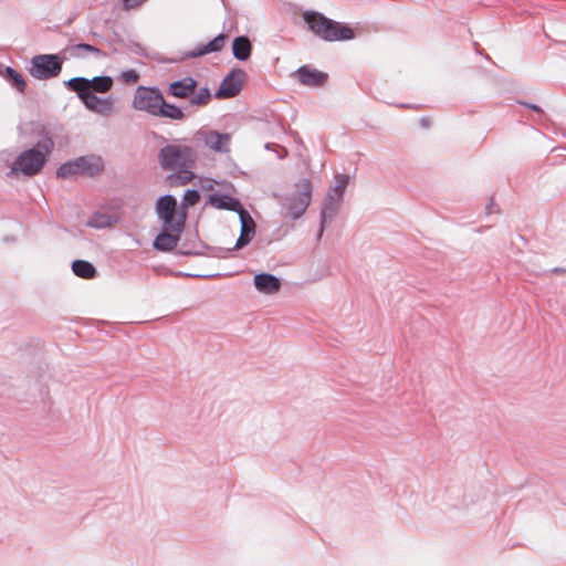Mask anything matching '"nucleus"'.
Masks as SVG:
<instances>
[{
    "label": "nucleus",
    "mask_w": 566,
    "mask_h": 566,
    "mask_svg": "<svg viewBox=\"0 0 566 566\" xmlns=\"http://www.w3.org/2000/svg\"><path fill=\"white\" fill-rule=\"evenodd\" d=\"M157 158L163 170L171 171L167 176L169 186H185L195 179L198 155L193 147L186 144H166L159 149Z\"/></svg>",
    "instance_id": "obj_1"
},
{
    "label": "nucleus",
    "mask_w": 566,
    "mask_h": 566,
    "mask_svg": "<svg viewBox=\"0 0 566 566\" xmlns=\"http://www.w3.org/2000/svg\"><path fill=\"white\" fill-rule=\"evenodd\" d=\"M39 140L29 149L23 150L14 159L8 176L33 177L40 174L54 149L55 133L53 128L40 126L36 129Z\"/></svg>",
    "instance_id": "obj_2"
},
{
    "label": "nucleus",
    "mask_w": 566,
    "mask_h": 566,
    "mask_svg": "<svg viewBox=\"0 0 566 566\" xmlns=\"http://www.w3.org/2000/svg\"><path fill=\"white\" fill-rule=\"evenodd\" d=\"M303 20L308 30L323 41H348L355 38V32L350 27L329 19L321 12L306 10L303 13Z\"/></svg>",
    "instance_id": "obj_3"
},
{
    "label": "nucleus",
    "mask_w": 566,
    "mask_h": 566,
    "mask_svg": "<svg viewBox=\"0 0 566 566\" xmlns=\"http://www.w3.org/2000/svg\"><path fill=\"white\" fill-rule=\"evenodd\" d=\"M167 94L178 99H188L189 107L207 106L212 97L210 88L208 86L199 87L198 81L192 76H185L169 83Z\"/></svg>",
    "instance_id": "obj_4"
},
{
    "label": "nucleus",
    "mask_w": 566,
    "mask_h": 566,
    "mask_svg": "<svg viewBox=\"0 0 566 566\" xmlns=\"http://www.w3.org/2000/svg\"><path fill=\"white\" fill-rule=\"evenodd\" d=\"M313 193V186L310 179L302 178L298 180L294 190L282 199V207L286 211V217L297 220L308 208Z\"/></svg>",
    "instance_id": "obj_5"
},
{
    "label": "nucleus",
    "mask_w": 566,
    "mask_h": 566,
    "mask_svg": "<svg viewBox=\"0 0 566 566\" xmlns=\"http://www.w3.org/2000/svg\"><path fill=\"white\" fill-rule=\"evenodd\" d=\"M104 170V163L99 156H80L60 165L56 169V177L70 179L76 175L95 177Z\"/></svg>",
    "instance_id": "obj_6"
},
{
    "label": "nucleus",
    "mask_w": 566,
    "mask_h": 566,
    "mask_svg": "<svg viewBox=\"0 0 566 566\" xmlns=\"http://www.w3.org/2000/svg\"><path fill=\"white\" fill-rule=\"evenodd\" d=\"M67 56L59 54H38L31 57L29 74L36 80H51L60 75Z\"/></svg>",
    "instance_id": "obj_7"
},
{
    "label": "nucleus",
    "mask_w": 566,
    "mask_h": 566,
    "mask_svg": "<svg viewBox=\"0 0 566 566\" xmlns=\"http://www.w3.org/2000/svg\"><path fill=\"white\" fill-rule=\"evenodd\" d=\"M239 220L241 223L240 235L235 241V244L232 249H223V248H209L212 250V255L218 258H226L233 250H240L248 245L255 234L256 224L251 217L250 212L245 210L241 214H239Z\"/></svg>",
    "instance_id": "obj_8"
},
{
    "label": "nucleus",
    "mask_w": 566,
    "mask_h": 566,
    "mask_svg": "<svg viewBox=\"0 0 566 566\" xmlns=\"http://www.w3.org/2000/svg\"><path fill=\"white\" fill-rule=\"evenodd\" d=\"M163 97V92L158 87L140 85L134 94L133 107L155 116Z\"/></svg>",
    "instance_id": "obj_9"
},
{
    "label": "nucleus",
    "mask_w": 566,
    "mask_h": 566,
    "mask_svg": "<svg viewBox=\"0 0 566 566\" xmlns=\"http://www.w3.org/2000/svg\"><path fill=\"white\" fill-rule=\"evenodd\" d=\"M244 77L245 72L242 69H234L230 71L223 77L219 88L214 93V97L222 99L237 96L242 90Z\"/></svg>",
    "instance_id": "obj_10"
},
{
    "label": "nucleus",
    "mask_w": 566,
    "mask_h": 566,
    "mask_svg": "<svg viewBox=\"0 0 566 566\" xmlns=\"http://www.w3.org/2000/svg\"><path fill=\"white\" fill-rule=\"evenodd\" d=\"M228 35L224 33H219L212 40H210L206 44H198L193 50L185 51L178 61H185L189 59H197L210 53L221 52L224 48L226 40Z\"/></svg>",
    "instance_id": "obj_11"
},
{
    "label": "nucleus",
    "mask_w": 566,
    "mask_h": 566,
    "mask_svg": "<svg viewBox=\"0 0 566 566\" xmlns=\"http://www.w3.org/2000/svg\"><path fill=\"white\" fill-rule=\"evenodd\" d=\"M297 81L308 87H323L328 81V74L310 65H301L294 73Z\"/></svg>",
    "instance_id": "obj_12"
},
{
    "label": "nucleus",
    "mask_w": 566,
    "mask_h": 566,
    "mask_svg": "<svg viewBox=\"0 0 566 566\" xmlns=\"http://www.w3.org/2000/svg\"><path fill=\"white\" fill-rule=\"evenodd\" d=\"M207 203L219 210L237 212L238 216L247 210L238 198L227 193L212 192L209 195Z\"/></svg>",
    "instance_id": "obj_13"
},
{
    "label": "nucleus",
    "mask_w": 566,
    "mask_h": 566,
    "mask_svg": "<svg viewBox=\"0 0 566 566\" xmlns=\"http://www.w3.org/2000/svg\"><path fill=\"white\" fill-rule=\"evenodd\" d=\"M62 55L69 59H85L87 54H94L96 57H106L107 54L97 46L88 43L69 44L62 51Z\"/></svg>",
    "instance_id": "obj_14"
},
{
    "label": "nucleus",
    "mask_w": 566,
    "mask_h": 566,
    "mask_svg": "<svg viewBox=\"0 0 566 566\" xmlns=\"http://www.w3.org/2000/svg\"><path fill=\"white\" fill-rule=\"evenodd\" d=\"M254 287L263 294H274L281 289V280L274 274L261 272L253 277Z\"/></svg>",
    "instance_id": "obj_15"
},
{
    "label": "nucleus",
    "mask_w": 566,
    "mask_h": 566,
    "mask_svg": "<svg viewBox=\"0 0 566 566\" xmlns=\"http://www.w3.org/2000/svg\"><path fill=\"white\" fill-rule=\"evenodd\" d=\"M163 228L170 229L172 232L181 233L185 229L187 212L185 210H169L166 214H160Z\"/></svg>",
    "instance_id": "obj_16"
},
{
    "label": "nucleus",
    "mask_w": 566,
    "mask_h": 566,
    "mask_svg": "<svg viewBox=\"0 0 566 566\" xmlns=\"http://www.w3.org/2000/svg\"><path fill=\"white\" fill-rule=\"evenodd\" d=\"M180 233L172 232L170 229L163 228L153 241L155 250L160 252L172 251L180 240Z\"/></svg>",
    "instance_id": "obj_17"
},
{
    "label": "nucleus",
    "mask_w": 566,
    "mask_h": 566,
    "mask_svg": "<svg viewBox=\"0 0 566 566\" xmlns=\"http://www.w3.org/2000/svg\"><path fill=\"white\" fill-rule=\"evenodd\" d=\"M113 97H98L96 94H92L85 103V108L99 114L102 116H109L113 112Z\"/></svg>",
    "instance_id": "obj_18"
},
{
    "label": "nucleus",
    "mask_w": 566,
    "mask_h": 566,
    "mask_svg": "<svg viewBox=\"0 0 566 566\" xmlns=\"http://www.w3.org/2000/svg\"><path fill=\"white\" fill-rule=\"evenodd\" d=\"M64 86L71 91L76 93L78 99L85 105L90 96L93 94L87 88V77L84 76H75L67 81H64Z\"/></svg>",
    "instance_id": "obj_19"
},
{
    "label": "nucleus",
    "mask_w": 566,
    "mask_h": 566,
    "mask_svg": "<svg viewBox=\"0 0 566 566\" xmlns=\"http://www.w3.org/2000/svg\"><path fill=\"white\" fill-rule=\"evenodd\" d=\"M252 53V43L247 35L235 36L232 41V54L234 59L245 62Z\"/></svg>",
    "instance_id": "obj_20"
},
{
    "label": "nucleus",
    "mask_w": 566,
    "mask_h": 566,
    "mask_svg": "<svg viewBox=\"0 0 566 566\" xmlns=\"http://www.w3.org/2000/svg\"><path fill=\"white\" fill-rule=\"evenodd\" d=\"M230 135L228 133H219L210 130L206 136V144L217 153L229 151Z\"/></svg>",
    "instance_id": "obj_21"
},
{
    "label": "nucleus",
    "mask_w": 566,
    "mask_h": 566,
    "mask_svg": "<svg viewBox=\"0 0 566 566\" xmlns=\"http://www.w3.org/2000/svg\"><path fill=\"white\" fill-rule=\"evenodd\" d=\"M155 116L169 118L171 120H184L186 118L184 109L176 104L166 102L165 97H163Z\"/></svg>",
    "instance_id": "obj_22"
},
{
    "label": "nucleus",
    "mask_w": 566,
    "mask_h": 566,
    "mask_svg": "<svg viewBox=\"0 0 566 566\" xmlns=\"http://www.w3.org/2000/svg\"><path fill=\"white\" fill-rule=\"evenodd\" d=\"M74 275L85 280H92L97 276V270L93 263L86 260L77 259L71 265Z\"/></svg>",
    "instance_id": "obj_23"
},
{
    "label": "nucleus",
    "mask_w": 566,
    "mask_h": 566,
    "mask_svg": "<svg viewBox=\"0 0 566 566\" xmlns=\"http://www.w3.org/2000/svg\"><path fill=\"white\" fill-rule=\"evenodd\" d=\"M3 78L13 87L17 92L23 94L27 88V82L21 73L11 66H6L3 72H0Z\"/></svg>",
    "instance_id": "obj_24"
},
{
    "label": "nucleus",
    "mask_w": 566,
    "mask_h": 566,
    "mask_svg": "<svg viewBox=\"0 0 566 566\" xmlns=\"http://www.w3.org/2000/svg\"><path fill=\"white\" fill-rule=\"evenodd\" d=\"M342 201L334 199L332 196H326L321 208L319 219L323 223H332L334 217L340 208Z\"/></svg>",
    "instance_id": "obj_25"
},
{
    "label": "nucleus",
    "mask_w": 566,
    "mask_h": 566,
    "mask_svg": "<svg viewBox=\"0 0 566 566\" xmlns=\"http://www.w3.org/2000/svg\"><path fill=\"white\" fill-rule=\"evenodd\" d=\"M114 81L112 76L108 75H99L94 76L93 78H87V88L92 93H108L113 87Z\"/></svg>",
    "instance_id": "obj_26"
},
{
    "label": "nucleus",
    "mask_w": 566,
    "mask_h": 566,
    "mask_svg": "<svg viewBox=\"0 0 566 566\" xmlns=\"http://www.w3.org/2000/svg\"><path fill=\"white\" fill-rule=\"evenodd\" d=\"M349 182V176L345 174H338L335 176V185L328 190L326 196H332L334 199L338 201H343V197L346 190V187Z\"/></svg>",
    "instance_id": "obj_27"
},
{
    "label": "nucleus",
    "mask_w": 566,
    "mask_h": 566,
    "mask_svg": "<svg viewBox=\"0 0 566 566\" xmlns=\"http://www.w3.org/2000/svg\"><path fill=\"white\" fill-rule=\"evenodd\" d=\"M177 199L172 195H164L157 199L155 209L159 217L160 214H166L169 210H177Z\"/></svg>",
    "instance_id": "obj_28"
},
{
    "label": "nucleus",
    "mask_w": 566,
    "mask_h": 566,
    "mask_svg": "<svg viewBox=\"0 0 566 566\" xmlns=\"http://www.w3.org/2000/svg\"><path fill=\"white\" fill-rule=\"evenodd\" d=\"M114 219L108 213L95 212L87 221V226L94 229H104L111 227Z\"/></svg>",
    "instance_id": "obj_29"
},
{
    "label": "nucleus",
    "mask_w": 566,
    "mask_h": 566,
    "mask_svg": "<svg viewBox=\"0 0 566 566\" xmlns=\"http://www.w3.org/2000/svg\"><path fill=\"white\" fill-rule=\"evenodd\" d=\"M200 200V192L198 189H187L182 196L181 209L185 210L189 207L196 206Z\"/></svg>",
    "instance_id": "obj_30"
},
{
    "label": "nucleus",
    "mask_w": 566,
    "mask_h": 566,
    "mask_svg": "<svg viewBox=\"0 0 566 566\" xmlns=\"http://www.w3.org/2000/svg\"><path fill=\"white\" fill-rule=\"evenodd\" d=\"M119 78L125 84H135L139 80V74L135 70H126L120 73Z\"/></svg>",
    "instance_id": "obj_31"
},
{
    "label": "nucleus",
    "mask_w": 566,
    "mask_h": 566,
    "mask_svg": "<svg viewBox=\"0 0 566 566\" xmlns=\"http://www.w3.org/2000/svg\"><path fill=\"white\" fill-rule=\"evenodd\" d=\"M126 46L132 53H134L136 55L143 56V57H151L148 54V52L146 51V49L138 42L130 41Z\"/></svg>",
    "instance_id": "obj_32"
},
{
    "label": "nucleus",
    "mask_w": 566,
    "mask_h": 566,
    "mask_svg": "<svg viewBox=\"0 0 566 566\" xmlns=\"http://www.w3.org/2000/svg\"><path fill=\"white\" fill-rule=\"evenodd\" d=\"M546 273H554V274H564L566 273V268L556 266L549 270H544L542 272H536V275H542Z\"/></svg>",
    "instance_id": "obj_33"
},
{
    "label": "nucleus",
    "mask_w": 566,
    "mask_h": 566,
    "mask_svg": "<svg viewBox=\"0 0 566 566\" xmlns=\"http://www.w3.org/2000/svg\"><path fill=\"white\" fill-rule=\"evenodd\" d=\"M518 104L523 105V106L527 107L528 109H532L538 114L543 113V109L537 104L523 102V101H518Z\"/></svg>",
    "instance_id": "obj_34"
},
{
    "label": "nucleus",
    "mask_w": 566,
    "mask_h": 566,
    "mask_svg": "<svg viewBox=\"0 0 566 566\" xmlns=\"http://www.w3.org/2000/svg\"><path fill=\"white\" fill-rule=\"evenodd\" d=\"M185 243L180 247V249L178 250V254L180 255H200L202 254L200 251L198 250H185Z\"/></svg>",
    "instance_id": "obj_35"
},
{
    "label": "nucleus",
    "mask_w": 566,
    "mask_h": 566,
    "mask_svg": "<svg viewBox=\"0 0 566 566\" xmlns=\"http://www.w3.org/2000/svg\"><path fill=\"white\" fill-rule=\"evenodd\" d=\"M331 223H323V220L319 219V228H318V231H317V234H316V239L317 240H321V238L323 237V233L325 231V229L329 226Z\"/></svg>",
    "instance_id": "obj_36"
},
{
    "label": "nucleus",
    "mask_w": 566,
    "mask_h": 566,
    "mask_svg": "<svg viewBox=\"0 0 566 566\" xmlns=\"http://www.w3.org/2000/svg\"><path fill=\"white\" fill-rule=\"evenodd\" d=\"M419 124L421 127L428 128L431 125V119L429 117L423 116L419 119Z\"/></svg>",
    "instance_id": "obj_37"
},
{
    "label": "nucleus",
    "mask_w": 566,
    "mask_h": 566,
    "mask_svg": "<svg viewBox=\"0 0 566 566\" xmlns=\"http://www.w3.org/2000/svg\"><path fill=\"white\" fill-rule=\"evenodd\" d=\"M495 202L493 201V199L490 200V202L486 205L485 209H486V213L490 214V213H493L495 211Z\"/></svg>",
    "instance_id": "obj_38"
},
{
    "label": "nucleus",
    "mask_w": 566,
    "mask_h": 566,
    "mask_svg": "<svg viewBox=\"0 0 566 566\" xmlns=\"http://www.w3.org/2000/svg\"><path fill=\"white\" fill-rule=\"evenodd\" d=\"M286 156H287V150H286L284 147H282V148H281V153H277V157H279L280 159H283V158H285Z\"/></svg>",
    "instance_id": "obj_39"
},
{
    "label": "nucleus",
    "mask_w": 566,
    "mask_h": 566,
    "mask_svg": "<svg viewBox=\"0 0 566 566\" xmlns=\"http://www.w3.org/2000/svg\"><path fill=\"white\" fill-rule=\"evenodd\" d=\"M271 147H272V144H270V143H266V144L264 145V148H265V149H268V150H270V149H271Z\"/></svg>",
    "instance_id": "obj_40"
},
{
    "label": "nucleus",
    "mask_w": 566,
    "mask_h": 566,
    "mask_svg": "<svg viewBox=\"0 0 566 566\" xmlns=\"http://www.w3.org/2000/svg\"><path fill=\"white\" fill-rule=\"evenodd\" d=\"M157 138H159L163 142H167V139L164 136H157Z\"/></svg>",
    "instance_id": "obj_41"
},
{
    "label": "nucleus",
    "mask_w": 566,
    "mask_h": 566,
    "mask_svg": "<svg viewBox=\"0 0 566 566\" xmlns=\"http://www.w3.org/2000/svg\"><path fill=\"white\" fill-rule=\"evenodd\" d=\"M400 107H410L408 104H401Z\"/></svg>",
    "instance_id": "obj_42"
},
{
    "label": "nucleus",
    "mask_w": 566,
    "mask_h": 566,
    "mask_svg": "<svg viewBox=\"0 0 566 566\" xmlns=\"http://www.w3.org/2000/svg\"><path fill=\"white\" fill-rule=\"evenodd\" d=\"M217 274H213V276H216ZM203 277L206 279H209V277H212V275H205Z\"/></svg>",
    "instance_id": "obj_43"
}]
</instances>
